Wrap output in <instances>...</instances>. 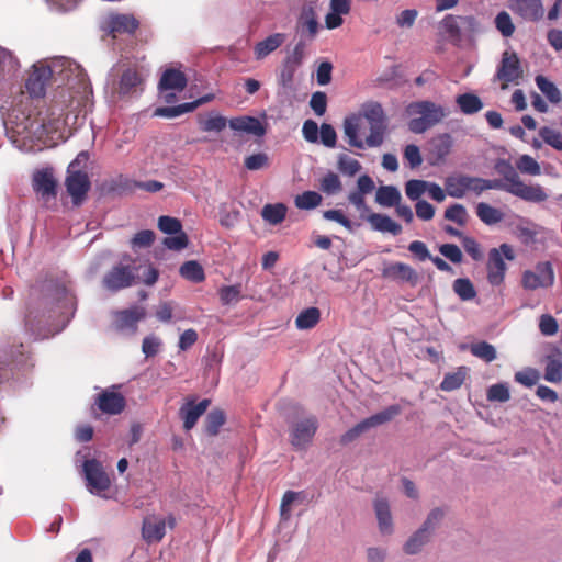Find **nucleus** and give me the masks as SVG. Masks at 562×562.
<instances>
[{
	"label": "nucleus",
	"mask_w": 562,
	"mask_h": 562,
	"mask_svg": "<svg viewBox=\"0 0 562 562\" xmlns=\"http://www.w3.org/2000/svg\"><path fill=\"white\" fill-rule=\"evenodd\" d=\"M187 86V78L184 74L176 69H167L159 81V89L161 91L175 90L182 91Z\"/></svg>",
	"instance_id": "nucleus-29"
},
{
	"label": "nucleus",
	"mask_w": 562,
	"mask_h": 562,
	"mask_svg": "<svg viewBox=\"0 0 562 562\" xmlns=\"http://www.w3.org/2000/svg\"><path fill=\"white\" fill-rule=\"evenodd\" d=\"M229 127L236 132H243L257 137L266 134V126L254 116H238L229 120Z\"/></svg>",
	"instance_id": "nucleus-25"
},
{
	"label": "nucleus",
	"mask_w": 562,
	"mask_h": 562,
	"mask_svg": "<svg viewBox=\"0 0 562 562\" xmlns=\"http://www.w3.org/2000/svg\"><path fill=\"white\" fill-rule=\"evenodd\" d=\"M318 138L324 146L334 148L337 143V134L335 128L330 124L323 123L319 127Z\"/></svg>",
	"instance_id": "nucleus-63"
},
{
	"label": "nucleus",
	"mask_w": 562,
	"mask_h": 562,
	"mask_svg": "<svg viewBox=\"0 0 562 562\" xmlns=\"http://www.w3.org/2000/svg\"><path fill=\"white\" fill-rule=\"evenodd\" d=\"M468 212L462 204H452L445 212V218L451 221L460 226H463L468 222Z\"/></svg>",
	"instance_id": "nucleus-58"
},
{
	"label": "nucleus",
	"mask_w": 562,
	"mask_h": 562,
	"mask_svg": "<svg viewBox=\"0 0 562 562\" xmlns=\"http://www.w3.org/2000/svg\"><path fill=\"white\" fill-rule=\"evenodd\" d=\"M66 188L71 196L72 203L77 206L80 205L90 189L88 173L82 170L67 169Z\"/></svg>",
	"instance_id": "nucleus-12"
},
{
	"label": "nucleus",
	"mask_w": 562,
	"mask_h": 562,
	"mask_svg": "<svg viewBox=\"0 0 562 562\" xmlns=\"http://www.w3.org/2000/svg\"><path fill=\"white\" fill-rule=\"evenodd\" d=\"M158 228L162 233L168 234V235H173V234H178V233L182 232L181 222L176 217H171V216H167V215L160 216L158 218Z\"/></svg>",
	"instance_id": "nucleus-60"
},
{
	"label": "nucleus",
	"mask_w": 562,
	"mask_h": 562,
	"mask_svg": "<svg viewBox=\"0 0 562 562\" xmlns=\"http://www.w3.org/2000/svg\"><path fill=\"white\" fill-rule=\"evenodd\" d=\"M97 404L103 413L116 415L124 409L125 400L120 393L105 391L99 394Z\"/></svg>",
	"instance_id": "nucleus-27"
},
{
	"label": "nucleus",
	"mask_w": 562,
	"mask_h": 562,
	"mask_svg": "<svg viewBox=\"0 0 562 562\" xmlns=\"http://www.w3.org/2000/svg\"><path fill=\"white\" fill-rule=\"evenodd\" d=\"M285 40V35L282 33H274L269 35L263 41L259 42L255 46L256 59L260 60L268 56L270 53L279 48Z\"/></svg>",
	"instance_id": "nucleus-33"
},
{
	"label": "nucleus",
	"mask_w": 562,
	"mask_h": 562,
	"mask_svg": "<svg viewBox=\"0 0 562 562\" xmlns=\"http://www.w3.org/2000/svg\"><path fill=\"white\" fill-rule=\"evenodd\" d=\"M57 182L49 169L40 170L33 176V189L45 202L55 199Z\"/></svg>",
	"instance_id": "nucleus-17"
},
{
	"label": "nucleus",
	"mask_w": 562,
	"mask_h": 562,
	"mask_svg": "<svg viewBox=\"0 0 562 562\" xmlns=\"http://www.w3.org/2000/svg\"><path fill=\"white\" fill-rule=\"evenodd\" d=\"M144 316L145 312L140 307L117 312L114 321L115 328L125 334H134L137 329V323Z\"/></svg>",
	"instance_id": "nucleus-19"
},
{
	"label": "nucleus",
	"mask_w": 562,
	"mask_h": 562,
	"mask_svg": "<svg viewBox=\"0 0 562 562\" xmlns=\"http://www.w3.org/2000/svg\"><path fill=\"white\" fill-rule=\"evenodd\" d=\"M498 173L503 176L501 180H494V189H501L524 201L531 203H541L548 199L544 189L539 184H526L521 181L517 168L510 164L499 160L494 165Z\"/></svg>",
	"instance_id": "nucleus-2"
},
{
	"label": "nucleus",
	"mask_w": 562,
	"mask_h": 562,
	"mask_svg": "<svg viewBox=\"0 0 562 562\" xmlns=\"http://www.w3.org/2000/svg\"><path fill=\"white\" fill-rule=\"evenodd\" d=\"M138 21L132 14H109L102 27L113 37L122 34H133L138 27Z\"/></svg>",
	"instance_id": "nucleus-14"
},
{
	"label": "nucleus",
	"mask_w": 562,
	"mask_h": 562,
	"mask_svg": "<svg viewBox=\"0 0 562 562\" xmlns=\"http://www.w3.org/2000/svg\"><path fill=\"white\" fill-rule=\"evenodd\" d=\"M516 258L514 248L508 244H502L498 249L494 248V285L503 282L507 265L505 260L513 261Z\"/></svg>",
	"instance_id": "nucleus-21"
},
{
	"label": "nucleus",
	"mask_w": 562,
	"mask_h": 562,
	"mask_svg": "<svg viewBox=\"0 0 562 562\" xmlns=\"http://www.w3.org/2000/svg\"><path fill=\"white\" fill-rule=\"evenodd\" d=\"M469 372L470 369L468 367L461 366L454 371L446 373L440 383V389L445 392H451L460 389L469 376Z\"/></svg>",
	"instance_id": "nucleus-31"
},
{
	"label": "nucleus",
	"mask_w": 562,
	"mask_h": 562,
	"mask_svg": "<svg viewBox=\"0 0 562 562\" xmlns=\"http://www.w3.org/2000/svg\"><path fill=\"white\" fill-rule=\"evenodd\" d=\"M493 221H494V224L505 222V221L509 225L515 224V233L518 235L519 238H521L526 243L533 240V238L536 237V234H537L536 231L524 225L525 220L515 214L506 215L501 210L494 209Z\"/></svg>",
	"instance_id": "nucleus-18"
},
{
	"label": "nucleus",
	"mask_w": 562,
	"mask_h": 562,
	"mask_svg": "<svg viewBox=\"0 0 562 562\" xmlns=\"http://www.w3.org/2000/svg\"><path fill=\"white\" fill-rule=\"evenodd\" d=\"M351 0H329V12L325 16V25L328 30L339 27L342 23V16L351 11Z\"/></svg>",
	"instance_id": "nucleus-24"
},
{
	"label": "nucleus",
	"mask_w": 562,
	"mask_h": 562,
	"mask_svg": "<svg viewBox=\"0 0 562 562\" xmlns=\"http://www.w3.org/2000/svg\"><path fill=\"white\" fill-rule=\"evenodd\" d=\"M45 295V305L48 307V318H58V324L48 334H37L38 338H46L64 329L69 323L76 308L75 297L71 292L63 284H50Z\"/></svg>",
	"instance_id": "nucleus-3"
},
{
	"label": "nucleus",
	"mask_w": 562,
	"mask_h": 562,
	"mask_svg": "<svg viewBox=\"0 0 562 562\" xmlns=\"http://www.w3.org/2000/svg\"><path fill=\"white\" fill-rule=\"evenodd\" d=\"M387 123L370 125V134L364 140V146L379 147L383 144Z\"/></svg>",
	"instance_id": "nucleus-55"
},
{
	"label": "nucleus",
	"mask_w": 562,
	"mask_h": 562,
	"mask_svg": "<svg viewBox=\"0 0 562 562\" xmlns=\"http://www.w3.org/2000/svg\"><path fill=\"white\" fill-rule=\"evenodd\" d=\"M210 400H202L200 403L195 404V402L188 401L181 408H180V416L183 419V428L186 430L192 429L199 418L206 412Z\"/></svg>",
	"instance_id": "nucleus-23"
},
{
	"label": "nucleus",
	"mask_w": 562,
	"mask_h": 562,
	"mask_svg": "<svg viewBox=\"0 0 562 562\" xmlns=\"http://www.w3.org/2000/svg\"><path fill=\"white\" fill-rule=\"evenodd\" d=\"M359 119L357 116L346 117L344 121V134L350 146L363 149L364 142L358 137Z\"/></svg>",
	"instance_id": "nucleus-35"
},
{
	"label": "nucleus",
	"mask_w": 562,
	"mask_h": 562,
	"mask_svg": "<svg viewBox=\"0 0 562 562\" xmlns=\"http://www.w3.org/2000/svg\"><path fill=\"white\" fill-rule=\"evenodd\" d=\"M83 474L90 493L99 494L109 488L110 479L101 463L97 460L90 459L85 461Z\"/></svg>",
	"instance_id": "nucleus-11"
},
{
	"label": "nucleus",
	"mask_w": 562,
	"mask_h": 562,
	"mask_svg": "<svg viewBox=\"0 0 562 562\" xmlns=\"http://www.w3.org/2000/svg\"><path fill=\"white\" fill-rule=\"evenodd\" d=\"M402 201V194L397 187L381 186L375 191V202L383 207H394Z\"/></svg>",
	"instance_id": "nucleus-30"
},
{
	"label": "nucleus",
	"mask_w": 562,
	"mask_h": 562,
	"mask_svg": "<svg viewBox=\"0 0 562 562\" xmlns=\"http://www.w3.org/2000/svg\"><path fill=\"white\" fill-rule=\"evenodd\" d=\"M539 136L546 144L559 151H562V133L549 126H543L539 130Z\"/></svg>",
	"instance_id": "nucleus-57"
},
{
	"label": "nucleus",
	"mask_w": 562,
	"mask_h": 562,
	"mask_svg": "<svg viewBox=\"0 0 562 562\" xmlns=\"http://www.w3.org/2000/svg\"><path fill=\"white\" fill-rule=\"evenodd\" d=\"M179 272L182 278L195 283L203 281L205 278L202 266L195 260L186 261L180 267Z\"/></svg>",
	"instance_id": "nucleus-42"
},
{
	"label": "nucleus",
	"mask_w": 562,
	"mask_h": 562,
	"mask_svg": "<svg viewBox=\"0 0 562 562\" xmlns=\"http://www.w3.org/2000/svg\"><path fill=\"white\" fill-rule=\"evenodd\" d=\"M447 514V509L445 507H435L432 508L426 516V519L422 524L420 528L427 531L429 535L434 536L435 531L439 528L445 516Z\"/></svg>",
	"instance_id": "nucleus-39"
},
{
	"label": "nucleus",
	"mask_w": 562,
	"mask_h": 562,
	"mask_svg": "<svg viewBox=\"0 0 562 562\" xmlns=\"http://www.w3.org/2000/svg\"><path fill=\"white\" fill-rule=\"evenodd\" d=\"M321 318V312L317 307H308L302 311L295 319V325L299 329H311L313 328Z\"/></svg>",
	"instance_id": "nucleus-41"
},
{
	"label": "nucleus",
	"mask_w": 562,
	"mask_h": 562,
	"mask_svg": "<svg viewBox=\"0 0 562 562\" xmlns=\"http://www.w3.org/2000/svg\"><path fill=\"white\" fill-rule=\"evenodd\" d=\"M225 422L224 413L220 409L212 411L206 417V431L214 436L218 432L220 428Z\"/></svg>",
	"instance_id": "nucleus-61"
},
{
	"label": "nucleus",
	"mask_w": 562,
	"mask_h": 562,
	"mask_svg": "<svg viewBox=\"0 0 562 562\" xmlns=\"http://www.w3.org/2000/svg\"><path fill=\"white\" fill-rule=\"evenodd\" d=\"M456 103L461 112L467 115L477 113L483 108L481 99L473 93L459 94L456 98Z\"/></svg>",
	"instance_id": "nucleus-36"
},
{
	"label": "nucleus",
	"mask_w": 562,
	"mask_h": 562,
	"mask_svg": "<svg viewBox=\"0 0 562 562\" xmlns=\"http://www.w3.org/2000/svg\"><path fill=\"white\" fill-rule=\"evenodd\" d=\"M142 533L147 542H158L166 533V521L157 517H147L143 521Z\"/></svg>",
	"instance_id": "nucleus-28"
},
{
	"label": "nucleus",
	"mask_w": 562,
	"mask_h": 562,
	"mask_svg": "<svg viewBox=\"0 0 562 562\" xmlns=\"http://www.w3.org/2000/svg\"><path fill=\"white\" fill-rule=\"evenodd\" d=\"M337 165L339 171L349 177L355 176L361 169V165L358 160L345 154L338 156Z\"/></svg>",
	"instance_id": "nucleus-59"
},
{
	"label": "nucleus",
	"mask_w": 562,
	"mask_h": 562,
	"mask_svg": "<svg viewBox=\"0 0 562 562\" xmlns=\"http://www.w3.org/2000/svg\"><path fill=\"white\" fill-rule=\"evenodd\" d=\"M451 144L452 138L448 134L439 135L432 139L431 154L436 157V161H438L440 158H443L449 153Z\"/></svg>",
	"instance_id": "nucleus-53"
},
{
	"label": "nucleus",
	"mask_w": 562,
	"mask_h": 562,
	"mask_svg": "<svg viewBox=\"0 0 562 562\" xmlns=\"http://www.w3.org/2000/svg\"><path fill=\"white\" fill-rule=\"evenodd\" d=\"M50 78L68 85L70 89H76L78 93L88 94L91 91L88 76L79 64L66 57H56L49 63L41 61L33 66L25 83L30 95L33 98L43 97Z\"/></svg>",
	"instance_id": "nucleus-1"
},
{
	"label": "nucleus",
	"mask_w": 562,
	"mask_h": 562,
	"mask_svg": "<svg viewBox=\"0 0 562 562\" xmlns=\"http://www.w3.org/2000/svg\"><path fill=\"white\" fill-rule=\"evenodd\" d=\"M401 413L398 405H391L385 409L361 420L355 427L350 428L347 432L341 436V443L347 445L357 439L361 434L368 431L371 428L383 425L392 420L395 416Z\"/></svg>",
	"instance_id": "nucleus-6"
},
{
	"label": "nucleus",
	"mask_w": 562,
	"mask_h": 562,
	"mask_svg": "<svg viewBox=\"0 0 562 562\" xmlns=\"http://www.w3.org/2000/svg\"><path fill=\"white\" fill-rule=\"evenodd\" d=\"M319 189L327 195H334L341 191L342 183L338 175L327 172L319 181Z\"/></svg>",
	"instance_id": "nucleus-45"
},
{
	"label": "nucleus",
	"mask_w": 562,
	"mask_h": 562,
	"mask_svg": "<svg viewBox=\"0 0 562 562\" xmlns=\"http://www.w3.org/2000/svg\"><path fill=\"white\" fill-rule=\"evenodd\" d=\"M553 283L554 271L549 261L539 262L532 269L524 271L521 278L524 289L531 291L540 288H550Z\"/></svg>",
	"instance_id": "nucleus-7"
},
{
	"label": "nucleus",
	"mask_w": 562,
	"mask_h": 562,
	"mask_svg": "<svg viewBox=\"0 0 562 562\" xmlns=\"http://www.w3.org/2000/svg\"><path fill=\"white\" fill-rule=\"evenodd\" d=\"M407 109L411 114L419 115L408 122L409 131L416 134L424 133L447 116L442 106L430 101L411 103Z\"/></svg>",
	"instance_id": "nucleus-5"
},
{
	"label": "nucleus",
	"mask_w": 562,
	"mask_h": 562,
	"mask_svg": "<svg viewBox=\"0 0 562 562\" xmlns=\"http://www.w3.org/2000/svg\"><path fill=\"white\" fill-rule=\"evenodd\" d=\"M302 15L304 18V27L308 32V34L314 37L319 29L318 21L316 19V14L314 8L312 5L305 7L303 9Z\"/></svg>",
	"instance_id": "nucleus-62"
},
{
	"label": "nucleus",
	"mask_w": 562,
	"mask_h": 562,
	"mask_svg": "<svg viewBox=\"0 0 562 562\" xmlns=\"http://www.w3.org/2000/svg\"><path fill=\"white\" fill-rule=\"evenodd\" d=\"M535 81L538 89L547 97L551 103L557 104L561 101V92L552 81L542 75H538Z\"/></svg>",
	"instance_id": "nucleus-38"
},
{
	"label": "nucleus",
	"mask_w": 562,
	"mask_h": 562,
	"mask_svg": "<svg viewBox=\"0 0 562 562\" xmlns=\"http://www.w3.org/2000/svg\"><path fill=\"white\" fill-rule=\"evenodd\" d=\"M471 177L451 176L446 179L445 188L449 196L461 199L469 192Z\"/></svg>",
	"instance_id": "nucleus-32"
},
{
	"label": "nucleus",
	"mask_w": 562,
	"mask_h": 562,
	"mask_svg": "<svg viewBox=\"0 0 562 562\" xmlns=\"http://www.w3.org/2000/svg\"><path fill=\"white\" fill-rule=\"evenodd\" d=\"M135 278L132 267L119 263L104 274L102 285L111 292H116L131 286Z\"/></svg>",
	"instance_id": "nucleus-10"
},
{
	"label": "nucleus",
	"mask_w": 562,
	"mask_h": 562,
	"mask_svg": "<svg viewBox=\"0 0 562 562\" xmlns=\"http://www.w3.org/2000/svg\"><path fill=\"white\" fill-rule=\"evenodd\" d=\"M220 300L223 304L229 305L240 299V285H228L220 289Z\"/></svg>",
	"instance_id": "nucleus-64"
},
{
	"label": "nucleus",
	"mask_w": 562,
	"mask_h": 562,
	"mask_svg": "<svg viewBox=\"0 0 562 562\" xmlns=\"http://www.w3.org/2000/svg\"><path fill=\"white\" fill-rule=\"evenodd\" d=\"M516 168L524 175L539 176L541 173L540 165L529 155H521L515 162Z\"/></svg>",
	"instance_id": "nucleus-51"
},
{
	"label": "nucleus",
	"mask_w": 562,
	"mask_h": 562,
	"mask_svg": "<svg viewBox=\"0 0 562 562\" xmlns=\"http://www.w3.org/2000/svg\"><path fill=\"white\" fill-rule=\"evenodd\" d=\"M143 78L133 67L115 65L106 79V92L113 100L134 97L143 91Z\"/></svg>",
	"instance_id": "nucleus-4"
},
{
	"label": "nucleus",
	"mask_w": 562,
	"mask_h": 562,
	"mask_svg": "<svg viewBox=\"0 0 562 562\" xmlns=\"http://www.w3.org/2000/svg\"><path fill=\"white\" fill-rule=\"evenodd\" d=\"M514 380L526 387H532L540 380V372L535 368L527 367L517 371L514 375Z\"/></svg>",
	"instance_id": "nucleus-50"
},
{
	"label": "nucleus",
	"mask_w": 562,
	"mask_h": 562,
	"mask_svg": "<svg viewBox=\"0 0 562 562\" xmlns=\"http://www.w3.org/2000/svg\"><path fill=\"white\" fill-rule=\"evenodd\" d=\"M371 228L380 233H389L393 236H397L402 233V226L392 220L389 215L381 213H371L366 217Z\"/></svg>",
	"instance_id": "nucleus-26"
},
{
	"label": "nucleus",
	"mask_w": 562,
	"mask_h": 562,
	"mask_svg": "<svg viewBox=\"0 0 562 562\" xmlns=\"http://www.w3.org/2000/svg\"><path fill=\"white\" fill-rule=\"evenodd\" d=\"M440 33L449 40L456 41L460 35L459 18L447 15L439 25Z\"/></svg>",
	"instance_id": "nucleus-49"
},
{
	"label": "nucleus",
	"mask_w": 562,
	"mask_h": 562,
	"mask_svg": "<svg viewBox=\"0 0 562 562\" xmlns=\"http://www.w3.org/2000/svg\"><path fill=\"white\" fill-rule=\"evenodd\" d=\"M305 494L303 492L286 491L283 494L280 505V516L283 520H288L291 517V506L296 502H303Z\"/></svg>",
	"instance_id": "nucleus-43"
},
{
	"label": "nucleus",
	"mask_w": 562,
	"mask_h": 562,
	"mask_svg": "<svg viewBox=\"0 0 562 562\" xmlns=\"http://www.w3.org/2000/svg\"><path fill=\"white\" fill-rule=\"evenodd\" d=\"M512 9L527 21H539L543 18L544 10L541 0H510Z\"/></svg>",
	"instance_id": "nucleus-22"
},
{
	"label": "nucleus",
	"mask_w": 562,
	"mask_h": 562,
	"mask_svg": "<svg viewBox=\"0 0 562 562\" xmlns=\"http://www.w3.org/2000/svg\"><path fill=\"white\" fill-rule=\"evenodd\" d=\"M544 366L543 379L553 384L562 382V352L559 349H552L542 359Z\"/></svg>",
	"instance_id": "nucleus-20"
},
{
	"label": "nucleus",
	"mask_w": 562,
	"mask_h": 562,
	"mask_svg": "<svg viewBox=\"0 0 562 562\" xmlns=\"http://www.w3.org/2000/svg\"><path fill=\"white\" fill-rule=\"evenodd\" d=\"M382 276L396 282H404L411 286H416L419 282L418 272L409 265L404 262H393L384 267Z\"/></svg>",
	"instance_id": "nucleus-15"
},
{
	"label": "nucleus",
	"mask_w": 562,
	"mask_h": 562,
	"mask_svg": "<svg viewBox=\"0 0 562 562\" xmlns=\"http://www.w3.org/2000/svg\"><path fill=\"white\" fill-rule=\"evenodd\" d=\"M431 537V535L419 527L404 543V552L409 555L419 553L430 541Z\"/></svg>",
	"instance_id": "nucleus-34"
},
{
	"label": "nucleus",
	"mask_w": 562,
	"mask_h": 562,
	"mask_svg": "<svg viewBox=\"0 0 562 562\" xmlns=\"http://www.w3.org/2000/svg\"><path fill=\"white\" fill-rule=\"evenodd\" d=\"M322 200V195L316 191H305L295 196L294 203L300 210H313L321 205Z\"/></svg>",
	"instance_id": "nucleus-44"
},
{
	"label": "nucleus",
	"mask_w": 562,
	"mask_h": 562,
	"mask_svg": "<svg viewBox=\"0 0 562 562\" xmlns=\"http://www.w3.org/2000/svg\"><path fill=\"white\" fill-rule=\"evenodd\" d=\"M362 114L370 125L387 123L383 108L378 102L363 104Z\"/></svg>",
	"instance_id": "nucleus-40"
},
{
	"label": "nucleus",
	"mask_w": 562,
	"mask_h": 562,
	"mask_svg": "<svg viewBox=\"0 0 562 562\" xmlns=\"http://www.w3.org/2000/svg\"><path fill=\"white\" fill-rule=\"evenodd\" d=\"M494 25L504 37H510L515 32V24L506 11L499 12L494 18Z\"/></svg>",
	"instance_id": "nucleus-54"
},
{
	"label": "nucleus",
	"mask_w": 562,
	"mask_h": 562,
	"mask_svg": "<svg viewBox=\"0 0 562 562\" xmlns=\"http://www.w3.org/2000/svg\"><path fill=\"white\" fill-rule=\"evenodd\" d=\"M46 134L47 126L44 123V119L40 117L38 115H33L26 142H43Z\"/></svg>",
	"instance_id": "nucleus-48"
},
{
	"label": "nucleus",
	"mask_w": 562,
	"mask_h": 562,
	"mask_svg": "<svg viewBox=\"0 0 562 562\" xmlns=\"http://www.w3.org/2000/svg\"><path fill=\"white\" fill-rule=\"evenodd\" d=\"M285 215L286 206L282 203L266 204L261 210L262 218L271 225L280 224L285 218Z\"/></svg>",
	"instance_id": "nucleus-37"
},
{
	"label": "nucleus",
	"mask_w": 562,
	"mask_h": 562,
	"mask_svg": "<svg viewBox=\"0 0 562 562\" xmlns=\"http://www.w3.org/2000/svg\"><path fill=\"white\" fill-rule=\"evenodd\" d=\"M522 76L520 60L516 53L504 52L499 67L497 69V78L504 82H515Z\"/></svg>",
	"instance_id": "nucleus-16"
},
{
	"label": "nucleus",
	"mask_w": 562,
	"mask_h": 562,
	"mask_svg": "<svg viewBox=\"0 0 562 562\" xmlns=\"http://www.w3.org/2000/svg\"><path fill=\"white\" fill-rule=\"evenodd\" d=\"M428 181L412 179L405 183V194L412 201H419L427 192Z\"/></svg>",
	"instance_id": "nucleus-52"
},
{
	"label": "nucleus",
	"mask_w": 562,
	"mask_h": 562,
	"mask_svg": "<svg viewBox=\"0 0 562 562\" xmlns=\"http://www.w3.org/2000/svg\"><path fill=\"white\" fill-rule=\"evenodd\" d=\"M190 105L191 104H189V102H187V103H182V104L175 105V106L157 108L154 112V115L160 116V117H167V119L178 117L184 113L192 112V106H190Z\"/></svg>",
	"instance_id": "nucleus-56"
},
{
	"label": "nucleus",
	"mask_w": 562,
	"mask_h": 562,
	"mask_svg": "<svg viewBox=\"0 0 562 562\" xmlns=\"http://www.w3.org/2000/svg\"><path fill=\"white\" fill-rule=\"evenodd\" d=\"M452 289L462 301H470L476 295L474 285L468 278L456 279Z\"/></svg>",
	"instance_id": "nucleus-46"
},
{
	"label": "nucleus",
	"mask_w": 562,
	"mask_h": 562,
	"mask_svg": "<svg viewBox=\"0 0 562 562\" xmlns=\"http://www.w3.org/2000/svg\"><path fill=\"white\" fill-rule=\"evenodd\" d=\"M461 350H469L473 356L483 359L486 362L492 361V345L485 341L462 344Z\"/></svg>",
	"instance_id": "nucleus-47"
},
{
	"label": "nucleus",
	"mask_w": 562,
	"mask_h": 562,
	"mask_svg": "<svg viewBox=\"0 0 562 562\" xmlns=\"http://www.w3.org/2000/svg\"><path fill=\"white\" fill-rule=\"evenodd\" d=\"M32 117L33 115L20 110H13L9 113L4 120V128L7 136L13 144H19L20 140L26 143Z\"/></svg>",
	"instance_id": "nucleus-8"
},
{
	"label": "nucleus",
	"mask_w": 562,
	"mask_h": 562,
	"mask_svg": "<svg viewBox=\"0 0 562 562\" xmlns=\"http://www.w3.org/2000/svg\"><path fill=\"white\" fill-rule=\"evenodd\" d=\"M372 506L379 532L384 537L392 536L395 531V524L389 499L382 495H376Z\"/></svg>",
	"instance_id": "nucleus-13"
},
{
	"label": "nucleus",
	"mask_w": 562,
	"mask_h": 562,
	"mask_svg": "<svg viewBox=\"0 0 562 562\" xmlns=\"http://www.w3.org/2000/svg\"><path fill=\"white\" fill-rule=\"evenodd\" d=\"M318 424L314 416H308L295 422L290 428V442L295 449H304L311 442L317 430Z\"/></svg>",
	"instance_id": "nucleus-9"
}]
</instances>
